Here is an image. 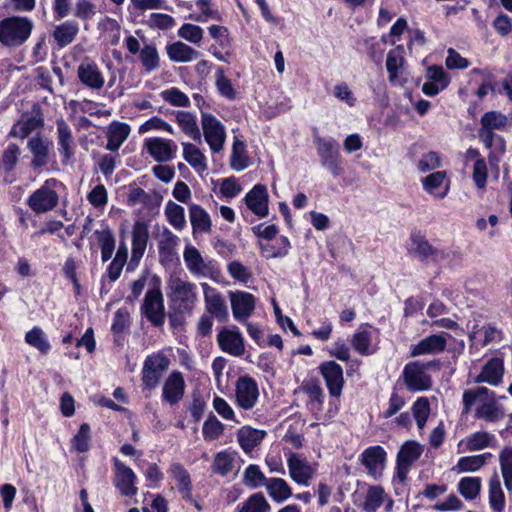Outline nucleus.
Wrapping results in <instances>:
<instances>
[{"label": "nucleus", "instance_id": "1", "mask_svg": "<svg viewBox=\"0 0 512 512\" xmlns=\"http://www.w3.org/2000/svg\"><path fill=\"white\" fill-rule=\"evenodd\" d=\"M33 27L27 17H7L0 21V43L5 47H19L28 40Z\"/></svg>", "mask_w": 512, "mask_h": 512}, {"label": "nucleus", "instance_id": "2", "mask_svg": "<svg viewBox=\"0 0 512 512\" xmlns=\"http://www.w3.org/2000/svg\"><path fill=\"white\" fill-rule=\"evenodd\" d=\"M168 288L170 290L168 297L173 310L190 313L197 300L195 285L179 277H174L169 280Z\"/></svg>", "mask_w": 512, "mask_h": 512}, {"label": "nucleus", "instance_id": "3", "mask_svg": "<svg viewBox=\"0 0 512 512\" xmlns=\"http://www.w3.org/2000/svg\"><path fill=\"white\" fill-rule=\"evenodd\" d=\"M170 366V359L158 352L146 357L142 368V389L151 393L159 384L161 373Z\"/></svg>", "mask_w": 512, "mask_h": 512}, {"label": "nucleus", "instance_id": "4", "mask_svg": "<svg viewBox=\"0 0 512 512\" xmlns=\"http://www.w3.org/2000/svg\"><path fill=\"white\" fill-rule=\"evenodd\" d=\"M315 143L322 167L334 177L340 176L343 173V167L338 143L335 140H325L320 137H315Z\"/></svg>", "mask_w": 512, "mask_h": 512}, {"label": "nucleus", "instance_id": "5", "mask_svg": "<svg viewBox=\"0 0 512 512\" xmlns=\"http://www.w3.org/2000/svg\"><path fill=\"white\" fill-rule=\"evenodd\" d=\"M58 183L56 179H48L36 191H34L29 199V207L36 213H45L53 210L59 201L57 192L53 189Z\"/></svg>", "mask_w": 512, "mask_h": 512}, {"label": "nucleus", "instance_id": "6", "mask_svg": "<svg viewBox=\"0 0 512 512\" xmlns=\"http://www.w3.org/2000/svg\"><path fill=\"white\" fill-rule=\"evenodd\" d=\"M141 312L156 327L164 325L166 313L163 294L159 288L149 289L144 297Z\"/></svg>", "mask_w": 512, "mask_h": 512}, {"label": "nucleus", "instance_id": "7", "mask_svg": "<svg viewBox=\"0 0 512 512\" xmlns=\"http://www.w3.org/2000/svg\"><path fill=\"white\" fill-rule=\"evenodd\" d=\"M202 129L205 141L215 153L223 149L226 132L222 123L211 114H202Z\"/></svg>", "mask_w": 512, "mask_h": 512}, {"label": "nucleus", "instance_id": "8", "mask_svg": "<svg viewBox=\"0 0 512 512\" xmlns=\"http://www.w3.org/2000/svg\"><path fill=\"white\" fill-rule=\"evenodd\" d=\"M235 396L240 408L244 410L252 409L259 397L256 381L250 376L239 377L235 386Z\"/></svg>", "mask_w": 512, "mask_h": 512}, {"label": "nucleus", "instance_id": "9", "mask_svg": "<svg viewBox=\"0 0 512 512\" xmlns=\"http://www.w3.org/2000/svg\"><path fill=\"white\" fill-rule=\"evenodd\" d=\"M319 371L325 380L330 395L332 397L340 396L344 385L342 367L335 361H326L320 364Z\"/></svg>", "mask_w": 512, "mask_h": 512}, {"label": "nucleus", "instance_id": "10", "mask_svg": "<svg viewBox=\"0 0 512 512\" xmlns=\"http://www.w3.org/2000/svg\"><path fill=\"white\" fill-rule=\"evenodd\" d=\"M229 296L234 318L239 322H247L255 309V297L245 291L230 292Z\"/></svg>", "mask_w": 512, "mask_h": 512}, {"label": "nucleus", "instance_id": "11", "mask_svg": "<svg viewBox=\"0 0 512 512\" xmlns=\"http://www.w3.org/2000/svg\"><path fill=\"white\" fill-rule=\"evenodd\" d=\"M403 378L410 391H425L431 387L430 376L423 370L420 362L408 363L404 368Z\"/></svg>", "mask_w": 512, "mask_h": 512}, {"label": "nucleus", "instance_id": "12", "mask_svg": "<svg viewBox=\"0 0 512 512\" xmlns=\"http://www.w3.org/2000/svg\"><path fill=\"white\" fill-rule=\"evenodd\" d=\"M115 466V479L114 484L119 489L120 493L124 496H134L137 494V487L135 486L136 475L131 468L123 464L118 459L114 460Z\"/></svg>", "mask_w": 512, "mask_h": 512}, {"label": "nucleus", "instance_id": "13", "mask_svg": "<svg viewBox=\"0 0 512 512\" xmlns=\"http://www.w3.org/2000/svg\"><path fill=\"white\" fill-rule=\"evenodd\" d=\"M204 300L207 311L218 321L224 322L228 318L226 303L220 293L207 283H202Z\"/></svg>", "mask_w": 512, "mask_h": 512}, {"label": "nucleus", "instance_id": "14", "mask_svg": "<svg viewBox=\"0 0 512 512\" xmlns=\"http://www.w3.org/2000/svg\"><path fill=\"white\" fill-rule=\"evenodd\" d=\"M183 258L187 269L197 277H211L213 275V269L210 263H206L194 246L188 245L185 247Z\"/></svg>", "mask_w": 512, "mask_h": 512}, {"label": "nucleus", "instance_id": "15", "mask_svg": "<svg viewBox=\"0 0 512 512\" xmlns=\"http://www.w3.org/2000/svg\"><path fill=\"white\" fill-rule=\"evenodd\" d=\"M448 334L442 332L440 334L429 335L420 340L411 348V356L416 357L425 354H438L445 350L447 345Z\"/></svg>", "mask_w": 512, "mask_h": 512}, {"label": "nucleus", "instance_id": "16", "mask_svg": "<svg viewBox=\"0 0 512 512\" xmlns=\"http://www.w3.org/2000/svg\"><path fill=\"white\" fill-rule=\"evenodd\" d=\"M148 239V225L143 221H136L132 230V254L129 266L138 265L145 253Z\"/></svg>", "mask_w": 512, "mask_h": 512}, {"label": "nucleus", "instance_id": "17", "mask_svg": "<svg viewBox=\"0 0 512 512\" xmlns=\"http://www.w3.org/2000/svg\"><path fill=\"white\" fill-rule=\"evenodd\" d=\"M51 142L40 133L35 134L27 142V147L33 155L31 165L35 169L42 168L49 163V148Z\"/></svg>", "mask_w": 512, "mask_h": 512}, {"label": "nucleus", "instance_id": "18", "mask_svg": "<svg viewBox=\"0 0 512 512\" xmlns=\"http://www.w3.org/2000/svg\"><path fill=\"white\" fill-rule=\"evenodd\" d=\"M77 76L83 85L93 90H100L105 83L98 66L87 59L78 66Z\"/></svg>", "mask_w": 512, "mask_h": 512}, {"label": "nucleus", "instance_id": "19", "mask_svg": "<svg viewBox=\"0 0 512 512\" xmlns=\"http://www.w3.org/2000/svg\"><path fill=\"white\" fill-rule=\"evenodd\" d=\"M148 153L158 162H167L173 158L177 146L172 140L164 138H149L144 142Z\"/></svg>", "mask_w": 512, "mask_h": 512}, {"label": "nucleus", "instance_id": "20", "mask_svg": "<svg viewBox=\"0 0 512 512\" xmlns=\"http://www.w3.org/2000/svg\"><path fill=\"white\" fill-rule=\"evenodd\" d=\"M268 191L265 185H255L245 196L247 207L257 216L266 217L268 215Z\"/></svg>", "mask_w": 512, "mask_h": 512}, {"label": "nucleus", "instance_id": "21", "mask_svg": "<svg viewBox=\"0 0 512 512\" xmlns=\"http://www.w3.org/2000/svg\"><path fill=\"white\" fill-rule=\"evenodd\" d=\"M289 475L298 484L308 486L314 475V469L305 459L300 458L296 453H291L288 460Z\"/></svg>", "mask_w": 512, "mask_h": 512}, {"label": "nucleus", "instance_id": "22", "mask_svg": "<svg viewBox=\"0 0 512 512\" xmlns=\"http://www.w3.org/2000/svg\"><path fill=\"white\" fill-rule=\"evenodd\" d=\"M185 381L181 372L173 371L163 385V400L170 405L177 404L184 396Z\"/></svg>", "mask_w": 512, "mask_h": 512}, {"label": "nucleus", "instance_id": "23", "mask_svg": "<svg viewBox=\"0 0 512 512\" xmlns=\"http://www.w3.org/2000/svg\"><path fill=\"white\" fill-rule=\"evenodd\" d=\"M44 120L39 114H23L20 119L12 126L9 137L25 139L33 131L41 128Z\"/></svg>", "mask_w": 512, "mask_h": 512}, {"label": "nucleus", "instance_id": "24", "mask_svg": "<svg viewBox=\"0 0 512 512\" xmlns=\"http://www.w3.org/2000/svg\"><path fill=\"white\" fill-rule=\"evenodd\" d=\"M504 365L499 358L490 359L482 368L481 372L476 376L475 383H487L497 386L503 378Z\"/></svg>", "mask_w": 512, "mask_h": 512}, {"label": "nucleus", "instance_id": "25", "mask_svg": "<svg viewBox=\"0 0 512 512\" xmlns=\"http://www.w3.org/2000/svg\"><path fill=\"white\" fill-rule=\"evenodd\" d=\"M220 348L230 355L241 356L244 353V341L238 331L223 329L218 334Z\"/></svg>", "mask_w": 512, "mask_h": 512}, {"label": "nucleus", "instance_id": "26", "mask_svg": "<svg viewBox=\"0 0 512 512\" xmlns=\"http://www.w3.org/2000/svg\"><path fill=\"white\" fill-rule=\"evenodd\" d=\"M386 460L385 450L377 445L367 448L361 455V462L367 468L368 473L374 477L383 469Z\"/></svg>", "mask_w": 512, "mask_h": 512}, {"label": "nucleus", "instance_id": "27", "mask_svg": "<svg viewBox=\"0 0 512 512\" xmlns=\"http://www.w3.org/2000/svg\"><path fill=\"white\" fill-rule=\"evenodd\" d=\"M170 474L183 499L193 502L192 481L189 472L182 464L173 463L170 467Z\"/></svg>", "mask_w": 512, "mask_h": 512}, {"label": "nucleus", "instance_id": "28", "mask_svg": "<svg viewBox=\"0 0 512 512\" xmlns=\"http://www.w3.org/2000/svg\"><path fill=\"white\" fill-rule=\"evenodd\" d=\"M57 140L59 145V152L64 157L65 161H69L73 156L74 138L71 128L62 118L57 119Z\"/></svg>", "mask_w": 512, "mask_h": 512}, {"label": "nucleus", "instance_id": "29", "mask_svg": "<svg viewBox=\"0 0 512 512\" xmlns=\"http://www.w3.org/2000/svg\"><path fill=\"white\" fill-rule=\"evenodd\" d=\"M166 52L169 59L177 63H188L201 56L200 52L180 41L169 44Z\"/></svg>", "mask_w": 512, "mask_h": 512}, {"label": "nucleus", "instance_id": "30", "mask_svg": "<svg viewBox=\"0 0 512 512\" xmlns=\"http://www.w3.org/2000/svg\"><path fill=\"white\" fill-rule=\"evenodd\" d=\"M130 134V126L123 122L113 121L108 126L107 145L109 151H117Z\"/></svg>", "mask_w": 512, "mask_h": 512}, {"label": "nucleus", "instance_id": "31", "mask_svg": "<svg viewBox=\"0 0 512 512\" xmlns=\"http://www.w3.org/2000/svg\"><path fill=\"white\" fill-rule=\"evenodd\" d=\"M189 218L194 233H210L212 222L209 214L200 205L191 204Z\"/></svg>", "mask_w": 512, "mask_h": 512}, {"label": "nucleus", "instance_id": "32", "mask_svg": "<svg viewBox=\"0 0 512 512\" xmlns=\"http://www.w3.org/2000/svg\"><path fill=\"white\" fill-rule=\"evenodd\" d=\"M266 432L251 427H242L237 434L238 442L244 452L249 453L257 447L264 437Z\"/></svg>", "mask_w": 512, "mask_h": 512}, {"label": "nucleus", "instance_id": "33", "mask_svg": "<svg viewBox=\"0 0 512 512\" xmlns=\"http://www.w3.org/2000/svg\"><path fill=\"white\" fill-rule=\"evenodd\" d=\"M175 116L179 127L185 135L195 141L201 140V133L195 115L188 111H177Z\"/></svg>", "mask_w": 512, "mask_h": 512}, {"label": "nucleus", "instance_id": "34", "mask_svg": "<svg viewBox=\"0 0 512 512\" xmlns=\"http://www.w3.org/2000/svg\"><path fill=\"white\" fill-rule=\"evenodd\" d=\"M504 410L494 400V392H491V399L480 405L475 412L478 419L487 422H498L504 418Z\"/></svg>", "mask_w": 512, "mask_h": 512}, {"label": "nucleus", "instance_id": "35", "mask_svg": "<svg viewBox=\"0 0 512 512\" xmlns=\"http://www.w3.org/2000/svg\"><path fill=\"white\" fill-rule=\"evenodd\" d=\"M79 32L78 25L73 21H65L56 26L53 37L59 47H65L71 44Z\"/></svg>", "mask_w": 512, "mask_h": 512}, {"label": "nucleus", "instance_id": "36", "mask_svg": "<svg viewBox=\"0 0 512 512\" xmlns=\"http://www.w3.org/2000/svg\"><path fill=\"white\" fill-rule=\"evenodd\" d=\"M183 157L198 173L207 169L206 159L201 150L192 143H183Z\"/></svg>", "mask_w": 512, "mask_h": 512}, {"label": "nucleus", "instance_id": "37", "mask_svg": "<svg viewBox=\"0 0 512 512\" xmlns=\"http://www.w3.org/2000/svg\"><path fill=\"white\" fill-rule=\"evenodd\" d=\"M489 503L495 512H502L504 510L505 496L497 474H494L489 480Z\"/></svg>", "mask_w": 512, "mask_h": 512}, {"label": "nucleus", "instance_id": "38", "mask_svg": "<svg viewBox=\"0 0 512 512\" xmlns=\"http://www.w3.org/2000/svg\"><path fill=\"white\" fill-rule=\"evenodd\" d=\"M404 47L398 45L387 54L386 69L389 74V80L394 81L399 77V71L404 65Z\"/></svg>", "mask_w": 512, "mask_h": 512}, {"label": "nucleus", "instance_id": "39", "mask_svg": "<svg viewBox=\"0 0 512 512\" xmlns=\"http://www.w3.org/2000/svg\"><path fill=\"white\" fill-rule=\"evenodd\" d=\"M269 496L276 502H283L292 495L287 482L282 478H271L265 484Z\"/></svg>", "mask_w": 512, "mask_h": 512}, {"label": "nucleus", "instance_id": "40", "mask_svg": "<svg viewBox=\"0 0 512 512\" xmlns=\"http://www.w3.org/2000/svg\"><path fill=\"white\" fill-rule=\"evenodd\" d=\"M139 59L147 73L153 72L160 67V56L155 44H146L142 47Z\"/></svg>", "mask_w": 512, "mask_h": 512}, {"label": "nucleus", "instance_id": "41", "mask_svg": "<svg viewBox=\"0 0 512 512\" xmlns=\"http://www.w3.org/2000/svg\"><path fill=\"white\" fill-rule=\"evenodd\" d=\"M423 452V446L416 441H406L397 454V462L412 465Z\"/></svg>", "mask_w": 512, "mask_h": 512}, {"label": "nucleus", "instance_id": "42", "mask_svg": "<svg viewBox=\"0 0 512 512\" xmlns=\"http://www.w3.org/2000/svg\"><path fill=\"white\" fill-rule=\"evenodd\" d=\"M25 341L43 354H47L51 348L45 332L37 326L26 333Z\"/></svg>", "mask_w": 512, "mask_h": 512}, {"label": "nucleus", "instance_id": "43", "mask_svg": "<svg viewBox=\"0 0 512 512\" xmlns=\"http://www.w3.org/2000/svg\"><path fill=\"white\" fill-rule=\"evenodd\" d=\"M499 463L504 485L507 491H512V448L505 447L499 453Z\"/></svg>", "mask_w": 512, "mask_h": 512}, {"label": "nucleus", "instance_id": "44", "mask_svg": "<svg viewBox=\"0 0 512 512\" xmlns=\"http://www.w3.org/2000/svg\"><path fill=\"white\" fill-rule=\"evenodd\" d=\"M271 506L261 492L248 497L239 508L238 512H270Z\"/></svg>", "mask_w": 512, "mask_h": 512}, {"label": "nucleus", "instance_id": "45", "mask_svg": "<svg viewBox=\"0 0 512 512\" xmlns=\"http://www.w3.org/2000/svg\"><path fill=\"white\" fill-rule=\"evenodd\" d=\"M165 215L168 222L177 230H182L186 225V218L184 208L173 202L169 201L165 208Z\"/></svg>", "mask_w": 512, "mask_h": 512}, {"label": "nucleus", "instance_id": "46", "mask_svg": "<svg viewBox=\"0 0 512 512\" xmlns=\"http://www.w3.org/2000/svg\"><path fill=\"white\" fill-rule=\"evenodd\" d=\"M480 123L482 128L494 132V130H504L508 119L500 112L488 111L482 115Z\"/></svg>", "mask_w": 512, "mask_h": 512}, {"label": "nucleus", "instance_id": "47", "mask_svg": "<svg viewBox=\"0 0 512 512\" xmlns=\"http://www.w3.org/2000/svg\"><path fill=\"white\" fill-rule=\"evenodd\" d=\"M495 437L493 434L486 431H479L471 434L466 441V446L469 451H479L492 446Z\"/></svg>", "mask_w": 512, "mask_h": 512}, {"label": "nucleus", "instance_id": "48", "mask_svg": "<svg viewBox=\"0 0 512 512\" xmlns=\"http://www.w3.org/2000/svg\"><path fill=\"white\" fill-rule=\"evenodd\" d=\"M249 166V158L246 155L245 144L240 140H235L231 154V167L236 171L245 170Z\"/></svg>", "mask_w": 512, "mask_h": 512}, {"label": "nucleus", "instance_id": "49", "mask_svg": "<svg viewBox=\"0 0 512 512\" xmlns=\"http://www.w3.org/2000/svg\"><path fill=\"white\" fill-rule=\"evenodd\" d=\"M384 502V489L381 486H370L363 503L365 512H375Z\"/></svg>", "mask_w": 512, "mask_h": 512}, {"label": "nucleus", "instance_id": "50", "mask_svg": "<svg viewBox=\"0 0 512 512\" xmlns=\"http://www.w3.org/2000/svg\"><path fill=\"white\" fill-rule=\"evenodd\" d=\"M481 490V479L478 477H464L458 484L459 493L467 500L475 499Z\"/></svg>", "mask_w": 512, "mask_h": 512}, {"label": "nucleus", "instance_id": "51", "mask_svg": "<svg viewBox=\"0 0 512 512\" xmlns=\"http://www.w3.org/2000/svg\"><path fill=\"white\" fill-rule=\"evenodd\" d=\"M128 248L125 243L119 245L117 253L108 268V277L111 281H116L121 274L122 268L126 263Z\"/></svg>", "mask_w": 512, "mask_h": 512}, {"label": "nucleus", "instance_id": "52", "mask_svg": "<svg viewBox=\"0 0 512 512\" xmlns=\"http://www.w3.org/2000/svg\"><path fill=\"white\" fill-rule=\"evenodd\" d=\"M97 239L101 245V258L103 262L108 261L113 254L115 249V238L113 233L109 229L97 230L95 232Z\"/></svg>", "mask_w": 512, "mask_h": 512}, {"label": "nucleus", "instance_id": "53", "mask_svg": "<svg viewBox=\"0 0 512 512\" xmlns=\"http://www.w3.org/2000/svg\"><path fill=\"white\" fill-rule=\"evenodd\" d=\"M234 458L232 454L222 451L215 455L211 469L213 473L226 476L232 471Z\"/></svg>", "mask_w": 512, "mask_h": 512}, {"label": "nucleus", "instance_id": "54", "mask_svg": "<svg viewBox=\"0 0 512 512\" xmlns=\"http://www.w3.org/2000/svg\"><path fill=\"white\" fill-rule=\"evenodd\" d=\"M412 412L418 428L422 430L430 414V404L428 398H418L412 406Z\"/></svg>", "mask_w": 512, "mask_h": 512}, {"label": "nucleus", "instance_id": "55", "mask_svg": "<svg viewBox=\"0 0 512 512\" xmlns=\"http://www.w3.org/2000/svg\"><path fill=\"white\" fill-rule=\"evenodd\" d=\"M267 479L258 465H249L244 472V484L253 488L265 486Z\"/></svg>", "mask_w": 512, "mask_h": 512}, {"label": "nucleus", "instance_id": "56", "mask_svg": "<svg viewBox=\"0 0 512 512\" xmlns=\"http://www.w3.org/2000/svg\"><path fill=\"white\" fill-rule=\"evenodd\" d=\"M224 431V425L213 415L204 422L202 432L206 441H212L220 437Z\"/></svg>", "mask_w": 512, "mask_h": 512}, {"label": "nucleus", "instance_id": "57", "mask_svg": "<svg viewBox=\"0 0 512 512\" xmlns=\"http://www.w3.org/2000/svg\"><path fill=\"white\" fill-rule=\"evenodd\" d=\"M96 13L97 7L92 0H78L75 4L73 15L81 21H89Z\"/></svg>", "mask_w": 512, "mask_h": 512}, {"label": "nucleus", "instance_id": "58", "mask_svg": "<svg viewBox=\"0 0 512 512\" xmlns=\"http://www.w3.org/2000/svg\"><path fill=\"white\" fill-rule=\"evenodd\" d=\"M164 101L177 107H189L190 100L188 96L178 88H170L161 92Z\"/></svg>", "mask_w": 512, "mask_h": 512}, {"label": "nucleus", "instance_id": "59", "mask_svg": "<svg viewBox=\"0 0 512 512\" xmlns=\"http://www.w3.org/2000/svg\"><path fill=\"white\" fill-rule=\"evenodd\" d=\"M72 445L78 452H87L90 448V426L81 424L78 433L72 439Z\"/></svg>", "mask_w": 512, "mask_h": 512}, {"label": "nucleus", "instance_id": "60", "mask_svg": "<svg viewBox=\"0 0 512 512\" xmlns=\"http://www.w3.org/2000/svg\"><path fill=\"white\" fill-rule=\"evenodd\" d=\"M414 254L420 259L425 260L435 253V249L421 235H413L412 238Z\"/></svg>", "mask_w": 512, "mask_h": 512}, {"label": "nucleus", "instance_id": "61", "mask_svg": "<svg viewBox=\"0 0 512 512\" xmlns=\"http://www.w3.org/2000/svg\"><path fill=\"white\" fill-rule=\"evenodd\" d=\"M484 466V456H464L458 460L456 469L459 472H474Z\"/></svg>", "mask_w": 512, "mask_h": 512}, {"label": "nucleus", "instance_id": "62", "mask_svg": "<svg viewBox=\"0 0 512 512\" xmlns=\"http://www.w3.org/2000/svg\"><path fill=\"white\" fill-rule=\"evenodd\" d=\"M178 35L191 43L198 44L203 38V30L200 26L185 23L178 30Z\"/></svg>", "mask_w": 512, "mask_h": 512}, {"label": "nucleus", "instance_id": "63", "mask_svg": "<svg viewBox=\"0 0 512 512\" xmlns=\"http://www.w3.org/2000/svg\"><path fill=\"white\" fill-rule=\"evenodd\" d=\"M216 86L219 93L230 100L235 99L236 93L232 86L231 80L228 79L222 69H219L216 73Z\"/></svg>", "mask_w": 512, "mask_h": 512}, {"label": "nucleus", "instance_id": "64", "mask_svg": "<svg viewBox=\"0 0 512 512\" xmlns=\"http://www.w3.org/2000/svg\"><path fill=\"white\" fill-rule=\"evenodd\" d=\"M441 166V159L437 152L430 151L423 155L418 162V170L421 173H426L435 170Z\"/></svg>", "mask_w": 512, "mask_h": 512}]
</instances>
